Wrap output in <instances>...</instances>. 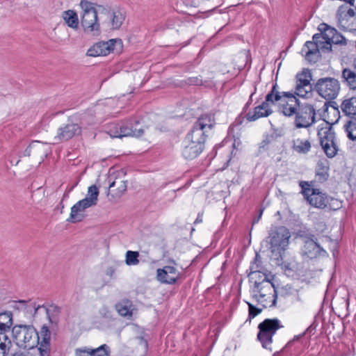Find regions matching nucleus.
Returning <instances> with one entry per match:
<instances>
[{
    "label": "nucleus",
    "mask_w": 356,
    "mask_h": 356,
    "mask_svg": "<svg viewBox=\"0 0 356 356\" xmlns=\"http://www.w3.org/2000/svg\"><path fill=\"white\" fill-rule=\"evenodd\" d=\"M261 257L256 254L254 261L250 266V281L254 282L252 289V297L263 307H272L275 305L277 299L276 290L274 284L260 271Z\"/></svg>",
    "instance_id": "f257e3e1"
},
{
    "label": "nucleus",
    "mask_w": 356,
    "mask_h": 356,
    "mask_svg": "<svg viewBox=\"0 0 356 356\" xmlns=\"http://www.w3.org/2000/svg\"><path fill=\"white\" fill-rule=\"evenodd\" d=\"M214 119L211 114L202 115L194 123L183 141L182 155L188 160L198 156L204 149L206 132L213 127Z\"/></svg>",
    "instance_id": "f03ea898"
},
{
    "label": "nucleus",
    "mask_w": 356,
    "mask_h": 356,
    "mask_svg": "<svg viewBox=\"0 0 356 356\" xmlns=\"http://www.w3.org/2000/svg\"><path fill=\"white\" fill-rule=\"evenodd\" d=\"M290 238L289 230L284 226L271 228L268 232L266 242L270 245L271 259L275 261V264L277 266L283 264L284 252L289 246Z\"/></svg>",
    "instance_id": "7ed1b4c3"
},
{
    "label": "nucleus",
    "mask_w": 356,
    "mask_h": 356,
    "mask_svg": "<svg viewBox=\"0 0 356 356\" xmlns=\"http://www.w3.org/2000/svg\"><path fill=\"white\" fill-rule=\"evenodd\" d=\"M106 132L112 138L139 137L143 134L144 129L140 120L134 118L118 123H111L106 128Z\"/></svg>",
    "instance_id": "20e7f679"
},
{
    "label": "nucleus",
    "mask_w": 356,
    "mask_h": 356,
    "mask_svg": "<svg viewBox=\"0 0 356 356\" xmlns=\"http://www.w3.org/2000/svg\"><path fill=\"white\" fill-rule=\"evenodd\" d=\"M99 188L96 185L88 187L86 197L76 202L72 208L68 221L72 222H81L84 218L83 212L88 208L97 204Z\"/></svg>",
    "instance_id": "39448f33"
},
{
    "label": "nucleus",
    "mask_w": 356,
    "mask_h": 356,
    "mask_svg": "<svg viewBox=\"0 0 356 356\" xmlns=\"http://www.w3.org/2000/svg\"><path fill=\"white\" fill-rule=\"evenodd\" d=\"M12 333L17 345L23 348L32 349L38 341V332L33 325H15Z\"/></svg>",
    "instance_id": "423d86ee"
},
{
    "label": "nucleus",
    "mask_w": 356,
    "mask_h": 356,
    "mask_svg": "<svg viewBox=\"0 0 356 356\" xmlns=\"http://www.w3.org/2000/svg\"><path fill=\"white\" fill-rule=\"evenodd\" d=\"M277 87V83L274 84L271 91L266 96L265 101L261 105L256 106L252 112L250 111L246 114L245 117L248 121H255L260 118L268 117L272 113L270 104H274L277 101L282 99Z\"/></svg>",
    "instance_id": "0eeeda50"
},
{
    "label": "nucleus",
    "mask_w": 356,
    "mask_h": 356,
    "mask_svg": "<svg viewBox=\"0 0 356 356\" xmlns=\"http://www.w3.org/2000/svg\"><path fill=\"white\" fill-rule=\"evenodd\" d=\"M313 41L305 42L302 48L305 58L309 62H316L320 57V49L325 53L331 52V46L329 42L322 40V34L316 33L312 37Z\"/></svg>",
    "instance_id": "6e6552de"
},
{
    "label": "nucleus",
    "mask_w": 356,
    "mask_h": 356,
    "mask_svg": "<svg viewBox=\"0 0 356 356\" xmlns=\"http://www.w3.org/2000/svg\"><path fill=\"white\" fill-rule=\"evenodd\" d=\"M314 88L321 97L326 100H332L338 96L341 86L338 79L327 76L318 79L314 85Z\"/></svg>",
    "instance_id": "1a4fd4ad"
},
{
    "label": "nucleus",
    "mask_w": 356,
    "mask_h": 356,
    "mask_svg": "<svg viewBox=\"0 0 356 356\" xmlns=\"http://www.w3.org/2000/svg\"><path fill=\"white\" fill-rule=\"evenodd\" d=\"M80 6L83 10L81 24L86 32H98L99 23L98 22L97 10L95 4L88 0H81Z\"/></svg>",
    "instance_id": "9d476101"
},
{
    "label": "nucleus",
    "mask_w": 356,
    "mask_h": 356,
    "mask_svg": "<svg viewBox=\"0 0 356 356\" xmlns=\"http://www.w3.org/2000/svg\"><path fill=\"white\" fill-rule=\"evenodd\" d=\"M312 74L309 69H303L296 75L295 95L302 98L312 96L314 86L311 83Z\"/></svg>",
    "instance_id": "9b49d317"
},
{
    "label": "nucleus",
    "mask_w": 356,
    "mask_h": 356,
    "mask_svg": "<svg viewBox=\"0 0 356 356\" xmlns=\"http://www.w3.org/2000/svg\"><path fill=\"white\" fill-rule=\"evenodd\" d=\"M282 327L280 325V321L277 318L266 319L259 325V332L257 338L264 348H268V346L272 343L273 336Z\"/></svg>",
    "instance_id": "f8f14e48"
},
{
    "label": "nucleus",
    "mask_w": 356,
    "mask_h": 356,
    "mask_svg": "<svg viewBox=\"0 0 356 356\" xmlns=\"http://www.w3.org/2000/svg\"><path fill=\"white\" fill-rule=\"evenodd\" d=\"M302 193L309 204L318 209L327 207L329 197L322 193L318 188H310L307 182H302Z\"/></svg>",
    "instance_id": "ddd939ff"
},
{
    "label": "nucleus",
    "mask_w": 356,
    "mask_h": 356,
    "mask_svg": "<svg viewBox=\"0 0 356 356\" xmlns=\"http://www.w3.org/2000/svg\"><path fill=\"white\" fill-rule=\"evenodd\" d=\"M318 29L320 33L322 34V40L330 43L331 51H332V44L348 46L349 47H354L353 42L346 40L337 29L325 23L321 24Z\"/></svg>",
    "instance_id": "4468645a"
},
{
    "label": "nucleus",
    "mask_w": 356,
    "mask_h": 356,
    "mask_svg": "<svg viewBox=\"0 0 356 356\" xmlns=\"http://www.w3.org/2000/svg\"><path fill=\"white\" fill-rule=\"evenodd\" d=\"M316 111L309 104L298 105V111L295 115L294 124L296 128H307L315 122Z\"/></svg>",
    "instance_id": "2eb2a0df"
},
{
    "label": "nucleus",
    "mask_w": 356,
    "mask_h": 356,
    "mask_svg": "<svg viewBox=\"0 0 356 356\" xmlns=\"http://www.w3.org/2000/svg\"><path fill=\"white\" fill-rule=\"evenodd\" d=\"M321 145L329 158H333L338 152L335 142V134L331 128H323L318 132Z\"/></svg>",
    "instance_id": "dca6fc26"
},
{
    "label": "nucleus",
    "mask_w": 356,
    "mask_h": 356,
    "mask_svg": "<svg viewBox=\"0 0 356 356\" xmlns=\"http://www.w3.org/2000/svg\"><path fill=\"white\" fill-rule=\"evenodd\" d=\"M122 42L120 39H111L107 42H99L95 44L87 51L88 56L96 57L106 56L111 51L120 50Z\"/></svg>",
    "instance_id": "f3484780"
},
{
    "label": "nucleus",
    "mask_w": 356,
    "mask_h": 356,
    "mask_svg": "<svg viewBox=\"0 0 356 356\" xmlns=\"http://www.w3.org/2000/svg\"><path fill=\"white\" fill-rule=\"evenodd\" d=\"M124 174L122 171H111L108 172V175L106 179V181L108 184V193L109 191L114 192L112 195L116 197H120L124 192L127 191V181L124 180Z\"/></svg>",
    "instance_id": "a211bd4d"
},
{
    "label": "nucleus",
    "mask_w": 356,
    "mask_h": 356,
    "mask_svg": "<svg viewBox=\"0 0 356 356\" xmlns=\"http://www.w3.org/2000/svg\"><path fill=\"white\" fill-rule=\"evenodd\" d=\"M81 133V127L76 123H68L60 127L55 136V143L67 141Z\"/></svg>",
    "instance_id": "6ab92c4d"
},
{
    "label": "nucleus",
    "mask_w": 356,
    "mask_h": 356,
    "mask_svg": "<svg viewBox=\"0 0 356 356\" xmlns=\"http://www.w3.org/2000/svg\"><path fill=\"white\" fill-rule=\"evenodd\" d=\"M179 273L174 266H166L156 271L158 281L163 284H172L176 282Z\"/></svg>",
    "instance_id": "aec40b11"
},
{
    "label": "nucleus",
    "mask_w": 356,
    "mask_h": 356,
    "mask_svg": "<svg viewBox=\"0 0 356 356\" xmlns=\"http://www.w3.org/2000/svg\"><path fill=\"white\" fill-rule=\"evenodd\" d=\"M111 349L106 344L92 348L87 346L76 348L75 356H110Z\"/></svg>",
    "instance_id": "412c9836"
},
{
    "label": "nucleus",
    "mask_w": 356,
    "mask_h": 356,
    "mask_svg": "<svg viewBox=\"0 0 356 356\" xmlns=\"http://www.w3.org/2000/svg\"><path fill=\"white\" fill-rule=\"evenodd\" d=\"M323 250L321 246L313 239L308 238L301 250L302 254L309 259L316 258Z\"/></svg>",
    "instance_id": "4be33fe9"
},
{
    "label": "nucleus",
    "mask_w": 356,
    "mask_h": 356,
    "mask_svg": "<svg viewBox=\"0 0 356 356\" xmlns=\"http://www.w3.org/2000/svg\"><path fill=\"white\" fill-rule=\"evenodd\" d=\"M41 307L40 305H36V304L33 302L25 301V300H19L17 302H15L13 305V308L22 311L25 314L34 316L37 313V311Z\"/></svg>",
    "instance_id": "5701e85b"
},
{
    "label": "nucleus",
    "mask_w": 356,
    "mask_h": 356,
    "mask_svg": "<svg viewBox=\"0 0 356 356\" xmlns=\"http://www.w3.org/2000/svg\"><path fill=\"white\" fill-rule=\"evenodd\" d=\"M280 111L287 117L296 115L298 111V100L297 99H287L286 102H278Z\"/></svg>",
    "instance_id": "b1692460"
},
{
    "label": "nucleus",
    "mask_w": 356,
    "mask_h": 356,
    "mask_svg": "<svg viewBox=\"0 0 356 356\" xmlns=\"http://www.w3.org/2000/svg\"><path fill=\"white\" fill-rule=\"evenodd\" d=\"M342 81L350 89L356 90V67L344 68L341 73Z\"/></svg>",
    "instance_id": "393cba45"
},
{
    "label": "nucleus",
    "mask_w": 356,
    "mask_h": 356,
    "mask_svg": "<svg viewBox=\"0 0 356 356\" xmlns=\"http://www.w3.org/2000/svg\"><path fill=\"white\" fill-rule=\"evenodd\" d=\"M126 17L124 10L118 9L113 10L110 15V26L113 30L119 29L122 25Z\"/></svg>",
    "instance_id": "a878e982"
},
{
    "label": "nucleus",
    "mask_w": 356,
    "mask_h": 356,
    "mask_svg": "<svg viewBox=\"0 0 356 356\" xmlns=\"http://www.w3.org/2000/svg\"><path fill=\"white\" fill-rule=\"evenodd\" d=\"M341 108L346 115L356 120V97H351L343 100Z\"/></svg>",
    "instance_id": "bb28decb"
},
{
    "label": "nucleus",
    "mask_w": 356,
    "mask_h": 356,
    "mask_svg": "<svg viewBox=\"0 0 356 356\" xmlns=\"http://www.w3.org/2000/svg\"><path fill=\"white\" fill-rule=\"evenodd\" d=\"M62 17L67 26L73 29L79 27V17L76 13L73 10H67L63 12Z\"/></svg>",
    "instance_id": "cd10ccee"
},
{
    "label": "nucleus",
    "mask_w": 356,
    "mask_h": 356,
    "mask_svg": "<svg viewBox=\"0 0 356 356\" xmlns=\"http://www.w3.org/2000/svg\"><path fill=\"white\" fill-rule=\"evenodd\" d=\"M292 143L293 150L298 154H307L311 149V143L308 140L297 138Z\"/></svg>",
    "instance_id": "c85d7f7f"
},
{
    "label": "nucleus",
    "mask_w": 356,
    "mask_h": 356,
    "mask_svg": "<svg viewBox=\"0 0 356 356\" xmlns=\"http://www.w3.org/2000/svg\"><path fill=\"white\" fill-rule=\"evenodd\" d=\"M116 310L122 316H131L134 310L132 302L129 300H124L115 305Z\"/></svg>",
    "instance_id": "c756f323"
},
{
    "label": "nucleus",
    "mask_w": 356,
    "mask_h": 356,
    "mask_svg": "<svg viewBox=\"0 0 356 356\" xmlns=\"http://www.w3.org/2000/svg\"><path fill=\"white\" fill-rule=\"evenodd\" d=\"M327 161H319L317 163V167L316 170V177L318 180L321 182L325 181L329 177L328 171L329 167L327 165Z\"/></svg>",
    "instance_id": "7c9ffc66"
},
{
    "label": "nucleus",
    "mask_w": 356,
    "mask_h": 356,
    "mask_svg": "<svg viewBox=\"0 0 356 356\" xmlns=\"http://www.w3.org/2000/svg\"><path fill=\"white\" fill-rule=\"evenodd\" d=\"M13 325V315L11 312L0 314V332H9Z\"/></svg>",
    "instance_id": "2f4dec72"
},
{
    "label": "nucleus",
    "mask_w": 356,
    "mask_h": 356,
    "mask_svg": "<svg viewBox=\"0 0 356 356\" xmlns=\"http://www.w3.org/2000/svg\"><path fill=\"white\" fill-rule=\"evenodd\" d=\"M344 128L348 138L351 140L356 141V120L348 121L344 125Z\"/></svg>",
    "instance_id": "473e14b6"
},
{
    "label": "nucleus",
    "mask_w": 356,
    "mask_h": 356,
    "mask_svg": "<svg viewBox=\"0 0 356 356\" xmlns=\"http://www.w3.org/2000/svg\"><path fill=\"white\" fill-rule=\"evenodd\" d=\"M139 253L137 251L128 250L125 255V263L127 266H136L139 264Z\"/></svg>",
    "instance_id": "72a5a7b5"
},
{
    "label": "nucleus",
    "mask_w": 356,
    "mask_h": 356,
    "mask_svg": "<svg viewBox=\"0 0 356 356\" xmlns=\"http://www.w3.org/2000/svg\"><path fill=\"white\" fill-rule=\"evenodd\" d=\"M38 342H49L51 340V332L48 326L44 325L42 326L39 332H38Z\"/></svg>",
    "instance_id": "f704fd0d"
},
{
    "label": "nucleus",
    "mask_w": 356,
    "mask_h": 356,
    "mask_svg": "<svg viewBox=\"0 0 356 356\" xmlns=\"http://www.w3.org/2000/svg\"><path fill=\"white\" fill-rule=\"evenodd\" d=\"M47 316L50 321V323H56V316L60 312V308L56 305H51L49 307L46 308Z\"/></svg>",
    "instance_id": "c9c22d12"
},
{
    "label": "nucleus",
    "mask_w": 356,
    "mask_h": 356,
    "mask_svg": "<svg viewBox=\"0 0 356 356\" xmlns=\"http://www.w3.org/2000/svg\"><path fill=\"white\" fill-rule=\"evenodd\" d=\"M36 346H38V350L40 356H50L51 354V345L49 342H38Z\"/></svg>",
    "instance_id": "e433bc0d"
},
{
    "label": "nucleus",
    "mask_w": 356,
    "mask_h": 356,
    "mask_svg": "<svg viewBox=\"0 0 356 356\" xmlns=\"http://www.w3.org/2000/svg\"><path fill=\"white\" fill-rule=\"evenodd\" d=\"M1 337H3V341L0 343V350L8 352L11 346V341L6 334H1Z\"/></svg>",
    "instance_id": "4c0bfd02"
},
{
    "label": "nucleus",
    "mask_w": 356,
    "mask_h": 356,
    "mask_svg": "<svg viewBox=\"0 0 356 356\" xmlns=\"http://www.w3.org/2000/svg\"><path fill=\"white\" fill-rule=\"evenodd\" d=\"M248 309H249V316L250 318H254L259 314H260L262 311V309H259L252 305L250 303H248Z\"/></svg>",
    "instance_id": "58836bf2"
},
{
    "label": "nucleus",
    "mask_w": 356,
    "mask_h": 356,
    "mask_svg": "<svg viewBox=\"0 0 356 356\" xmlns=\"http://www.w3.org/2000/svg\"><path fill=\"white\" fill-rule=\"evenodd\" d=\"M327 206H329L330 208L333 210H337L341 207V202L333 197H329V202Z\"/></svg>",
    "instance_id": "ea45409f"
},
{
    "label": "nucleus",
    "mask_w": 356,
    "mask_h": 356,
    "mask_svg": "<svg viewBox=\"0 0 356 356\" xmlns=\"http://www.w3.org/2000/svg\"><path fill=\"white\" fill-rule=\"evenodd\" d=\"M279 92L280 93V97H281L282 99L278 100L276 102H287V100H286V98H287L288 99H296V97L294 96L295 93H293L291 92Z\"/></svg>",
    "instance_id": "a19ab883"
},
{
    "label": "nucleus",
    "mask_w": 356,
    "mask_h": 356,
    "mask_svg": "<svg viewBox=\"0 0 356 356\" xmlns=\"http://www.w3.org/2000/svg\"><path fill=\"white\" fill-rule=\"evenodd\" d=\"M10 356H38L37 354L33 353L31 351L25 350V351H17L13 353Z\"/></svg>",
    "instance_id": "79ce46f5"
},
{
    "label": "nucleus",
    "mask_w": 356,
    "mask_h": 356,
    "mask_svg": "<svg viewBox=\"0 0 356 356\" xmlns=\"http://www.w3.org/2000/svg\"><path fill=\"white\" fill-rule=\"evenodd\" d=\"M37 143H38L37 141H35V142H33L32 143H31L27 147V148L24 150V152H23V156H29L31 155V149L35 146V145Z\"/></svg>",
    "instance_id": "37998d69"
},
{
    "label": "nucleus",
    "mask_w": 356,
    "mask_h": 356,
    "mask_svg": "<svg viewBox=\"0 0 356 356\" xmlns=\"http://www.w3.org/2000/svg\"><path fill=\"white\" fill-rule=\"evenodd\" d=\"M99 313L101 314V315L102 316H104V318H110L111 317V312L108 309L107 307H103L102 309H100L99 311Z\"/></svg>",
    "instance_id": "c03bdc74"
},
{
    "label": "nucleus",
    "mask_w": 356,
    "mask_h": 356,
    "mask_svg": "<svg viewBox=\"0 0 356 356\" xmlns=\"http://www.w3.org/2000/svg\"><path fill=\"white\" fill-rule=\"evenodd\" d=\"M346 9V7H344L343 6H340L338 9V15H339L341 17L342 15L344 13Z\"/></svg>",
    "instance_id": "a18cd8bd"
},
{
    "label": "nucleus",
    "mask_w": 356,
    "mask_h": 356,
    "mask_svg": "<svg viewBox=\"0 0 356 356\" xmlns=\"http://www.w3.org/2000/svg\"><path fill=\"white\" fill-rule=\"evenodd\" d=\"M262 213H263V209H260V210H259V213L258 217H257V218H254V219L253 220V223H254H254H257V222H259V219H260V218H261V217Z\"/></svg>",
    "instance_id": "49530a36"
},
{
    "label": "nucleus",
    "mask_w": 356,
    "mask_h": 356,
    "mask_svg": "<svg viewBox=\"0 0 356 356\" xmlns=\"http://www.w3.org/2000/svg\"><path fill=\"white\" fill-rule=\"evenodd\" d=\"M347 14L348 15L349 17H353L355 15V12L353 9L348 8L347 10Z\"/></svg>",
    "instance_id": "de8ad7c7"
},
{
    "label": "nucleus",
    "mask_w": 356,
    "mask_h": 356,
    "mask_svg": "<svg viewBox=\"0 0 356 356\" xmlns=\"http://www.w3.org/2000/svg\"><path fill=\"white\" fill-rule=\"evenodd\" d=\"M202 221V216H200V214L197 216L195 221V223H197V222H200Z\"/></svg>",
    "instance_id": "09e8293b"
},
{
    "label": "nucleus",
    "mask_w": 356,
    "mask_h": 356,
    "mask_svg": "<svg viewBox=\"0 0 356 356\" xmlns=\"http://www.w3.org/2000/svg\"><path fill=\"white\" fill-rule=\"evenodd\" d=\"M6 332H0V343H1L2 341H3V337H1V334H6Z\"/></svg>",
    "instance_id": "8fccbe9b"
},
{
    "label": "nucleus",
    "mask_w": 356,
    "mask_h": 356,
    "mask_svg": "<svg viewBox=\"0 0 356 356\" xmlns=\"http://www.w3.org/2000/svg\"><path fill=\"white\" fill-rule=\"evenodd\" d=\"M6 353H7L6 351L0 350V356H6Z\"/></svg>",
    "instance_id": "3c124183"
},
{
    "label": "nucleus",
    "mask_w": 356,
    "mask_h": 356,
    "mask_svg": "<svg viewBox=\"0 0 356 356\" xmlns=\"http://www.w3.org/2000/svg\"><path fill=\"white\" fill-rule=\"evenodd\" d=\"M262 278H263V277H261V276H258V275H257V280H259V281H261V280H262Z\"/></svg>",
    "instance_id": "603ef678"
},
{
    "label": "nucleus",
    "mask_w": 356,
    "mask_h": 356,
    "mask_svg": "<svg viewBox=\"0 0 356 356\" xmlns=\"http://www.w3.org/2000/svg\"><path fill=\"white\" fill-rule=\"evenodd\" d=\"M299 339V337H295L293 340H296V339Z\"/></svg>",
    "instance_id": "864d4df0"
}]
</instances>
